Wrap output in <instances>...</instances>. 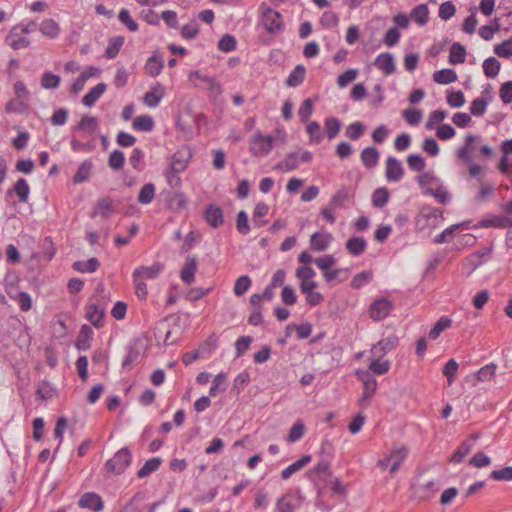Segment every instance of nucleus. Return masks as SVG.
<instances>
[{
	"instance_id": "f257e3e1",
	"label": "nucleus",
	"mask_w": 512,
	"mask_h": 512,
	"mask_svg": "<svg viewBox=\"0 0 512 512\" xmlns=\"http://www.w3.org/2000/svg\"><path fill=\"white\" fill-rule=\"evenodd\" d=\"M444 221L443 211L432 207H423L415 219L418 230L435 229Z\"/></svg>"
},
{
	"instance_id": "f03ea898",
	"label": "nucleus",
	"mask_w": 512,
	"mask_h": 512,
	"mask_svg": "<svg viewBox=\"0 0 512 512\" xmlns=\"http://www.w3.org/2000/svg\"><path fill=\"white\" fill-rule=\"evenodd\" d=\"M131 461V451L127 447H124L118 450L112 458L106 461L103 469L107 474L120 475L131 464Z\"/></svg>"
},
{
	"instance_id": "7ed1b4c3",
	"label": "nucleus",
	"mask_w": 512,
	"mask_h": 512,
	"mask_svg": "<svg viewBox=\"0 0 512 512\" xmlns=\"http://www.w3.org/2000/svg\"><path fill=\"white\" fill-rule=\"evenodd\" d=\"M412 495L418 500H425L433 497L440 489L439 481L422 480L416 477L411 485Z\"/></svg>"
},
{
	"instance_id": "20e7f679",
	"label": "nucleus",
	"mask_w": 512,
	"mask_h": 512,
	"mask_svg": "<svg viewBox=\"0 0 512 512\" xmlns=\"http://www.w3.org/2000/svg\"><path fill=\"white\" fill-rule=\"evenodd\" d=\"M260 10L263 25L268 33L274 34L283 30L282 16L278 11L266 6L264 3L261 4Z\"/></svg>"
},
{
	"instance_id": "39448f33",
	"label": "nucleus",
	"mask_w": 512,
	"mask_h": 512,
	"mask_svg": "<svg viewBox=\"0 0 512 512\" xmlns=\"http://www.w3.org/2000/svg\"><path fill=\"white\" fill-rule=\"evenodd\" d=\"M274 137L263 136L260 131H257L250 141V151L254 156L264 157L272 149Z\"/></svg>"
},
{
	"instance_id": "423d86ee",
	"label": "nucleus",
	"mask_w": 512,
	"mask_h": 512,
	"mask_svg": "<svg viewBox=\"0 0 512 512\" xmlns=\"http://www.w3.org/2000/svg\"><path fill=\"white\" fill-rule=\"evenodd\" d=\"M399 344V337L395 334L382 338L375 343L371 350V357L383 358L386 354L394 350Z\"/></svg>"
},
{
	"instance_id": "0eeeda50",
	"label": "nucleus",
	"mask_w": 512,
	"mask_h": 512,
	"mask_svg": "<svg viewBox=\"0 0 512 512\" xmlns=\"http://www.w3.org/2000/svg\"><path fill=\"white\" fill-rule=\"evenodd\" d=\"M393 303L386 298L375 300L369 309L370 318L374 321H380L385 319L393 310Z\"/></svg>"
},
{
	"instance_id": "6e6552de",
	"label": "nucleus",
	"mask_w": 512,
	"mask_h": 512,
	"mask_svg": "<svg viewBox=\"0 0 512 512\" xmlns=\"http://www.w3.org/2000/svg\"><path fill=\"white\" fill-rule=\"evenodd\" d=\"M300 496L292 493H285L276 501L275 512H295L301 506Z\"/></svg>"
},
{
	"instance_id": "1a4fd4ad",
	"label": "nucleus",
	"mask_w": 512,
	"mask_h": 512,
	"mask_svg": "<svg viewBox=\"0 0 512 512\" xmlns=\"http://www.w3.org/2000/svg\"><path fill=\"white\" fill-rule=\"evenodd\" d=\"M404 175L402 162L389 156L385 163V176L388 182H399Z\"/></svg>"
},
{
	"instance_id": "9d476101",
	"label": "nucleus",
	"mask_w": 512,
	"mask_h": 512,
	"mask_svg": "<svg viewBox=\"0 0 512 512\" xmlns=\"http://www.w3.org/2000/svg\"><path fill=\"white\" fill-rule=\"evenodd\" d=\"M198 269V261L196 256L190 255L186 258L185 263L180 272V279L187 285H191L195 281V274Z\"/></svg>"
},
{
	"instance_id": "9b49d317",
	"label": "nucleus",
	"mask_w": 512,
	"mask_h": 512,
	"mask_svg": "<svg viewBox=\"0 0 512 512\" xmlns=\"http://www.w3.org/2000/svg\"><path fill=\"white\" fill-rule=\"evenodd\" d=\"M78 505L81 508L90 509L95 512L102 511L104 507L101 497L95 492L84 493L80 497Z\"/></svg>"
},
{
	"instance_id": "f8f14e48",
	"label": "nucleus",
	"mask_w": 512,
	"mask_h": 512,
	"mask_svg": "<svg viewBox=\"0 0 512 512\" xmlns=\"http://www.w3.org/2000/svg\"><path fill=\"white\" fill-rule=\"evenodd\" d=\"M104 314L105 307L103 305L91 303L86 307V318L96 328L103 326Z\"/></svg>"
},
{
	"instance_id": "ddd939ff",
	"label": "nucleus",
	"mask_w": 512,
	"mask_h": 512,
	"mask_svg": "<svg viewBox=\"0 0 512 512\" xmlns=\"http://www.w3.org/2000/svg\"><path fill=\"white\" fill-rule=\"evenodd\" d=\"M374 64L385 75H391L396 71L394 57L391 53L388 52L379 54L376 57Z\"/></svg>"
},
{
	"instance_id": "4468645a",
	"label": "nucleus",
	"mask_w": 512,
	"mask_h": 512,
	"mask_svg": "<svg viewBox=\"0 0 512 512\" xmlns=\"http://www.w3.org/2000/svg\"><path fill=\"white\" fill-rule=\"evenodd\" d=\"M140 344L141 343L139 340H134L133 342L129 343L126 348L127 355L122 362L123 369H130L134 364L138 362L141 355Z\"/></svg>"
},
{
	"instance_id": "2eb2a0df",
	"label": "nucleus",
	"mask_w": 512,
	"mask_h": 512,
	"mask_svg": "<svg viewBox=\"0 0 512 512\" xmlns=\"http://www.w3.org/2000/svg\"><path fill=\"white\" fill-rule=\"evenodd\" d=\"M163 269L164 266L162 263L155 262L150 267L140 266L136 268L133 274L134 276L140 277L142 280L145 281L146 279H156L161 274Z\"/></svg>"
},
{
	"instance_id": "dca6fc26",
	"label": "nucleus",
	"mask_w": 512,
	"mask_h": 512,
	"mask_svg": "<svg viewBox=\"0 0 512 512\" xmlns=\"http://www.w3.org/2000/svg\"><path fill=\"white\" fill-rule=\"evenodd\" d=\"M191 153L188 149H181L176 151L172 156L171 170L173 173H180L185 170Z\"/></svg>"
},
{
	"instance_id": "f3484780",
	"label": "nucleus",
	"mask_w": 512,
	"mask_h": 512,
	"mask_svg": "<svg viewBox=\"0 0 512 512\" xmlns=\"http://www.w3.org/2000/svg\"><path fill=\"white\" fill-rule=\"evenodd\" d=\"M205 219L211 227L218 228L224 222L222 209L216 205H208L205 211Z\"/></svg>"
},
{
	"instance_id": "a211bd4d",
	"label": "nucleus",
	"mask_w": 512,
	"mask_h": 512,
	"mask_svg": "<svg viewBox=\"0 0 512 512\" xmlns=\"http://www.w3.org/2000/svg\"><path fill=\"white\" fill-rule=\"evenodd\" d=\"M164 67V59L162 55H152L146 61L144 71L150 77L158 76Z\"/></svg>"
},
{
	"instance_id": "6ab92c4d",
	"label": "nucleus",
	"mask_w": 512,
	"mask_h": 512,
	"mask_svg": "<svg viewBox=\"0 0 512 512\" xmlns=\"http://www.w3.org/2000/svg\"><path fill=\"white\" fill-rule=\"evenodd\" d=\"M114 210L113 201L109 197H103L97 200L96 205L94 207V211L92 212V217L96 215H100L103 218L107 219L111 215Z\"/></svg>"
},
{
	"instance_id": "aec40b11",
	"label": "nucleus",
	"mask_w": 512,
	"mask_h": 512,
	"mask_svg": "<svg viewBox=\"0 0 512 512\" xmlns=\"http://www.w3.org/2000/svg\"><path fill=\"white\" fill-rule=\"evenodd\" d=\"M332 240L330 233L315 232L311 235L310 245L315 251H324Z\"/></svg>"
},
{
	"instance_id": "412c9836",
	"label": "nucleus",
	"mask_w": 512,
	"mask_h": 512,
	"mask_svg": "<svg viewBox=\"0 0 512 512\" xmlns=\"http://www.w3.org/2000/svg\"><path fill=\"white\" fill-rule=\"evenodd\" d=\"M164 96V87L160 84L153 87L150 91L146 92L143 97V102L148 107H157Z\"/></svg>"
},
{
	"instance_id": "4be33fe9",
	"label": "nucleus",
	"mask_w": 512,
	"mask_h": 512,
	"mask_svg": "<svg viewBox=\"0 0 512 512\" xmlns=\"http://www.w3.org/2000/svg\"><path fill=\"white\" fill-rule=\"evenodd\" d=\"M92 338L93 330L91 327L86 324L82 325L75 343L76 348L80 351L88 350L90 348V342Z\"/></svg>"
},
{
	"instance_id": "5701e85b",
	"label": "nucleus",
	"mask_w": 512,
	"mask_h": 512,
	"mask_svg": "<svg viewBox=\"0 0 512 512\" xmlns=\"http://www.w3.org/2000/svg\"><path fill=\"white\" fill-rule=\"evenodd\" d=\"M107 89L105 83H99L82 98V103L86 107H92L98 101V99L104 94Z\"/></svg>"
},
{
	"instance_id": "b1692460",
	"label": "nucleus",
	"mask_w": 512,
	"mask_h": 512,
	"mask_svg": "<svg viewBox=\"0 0 512 512\" xmlns=\"http://www.w3.org/2000/svg\"><path fill=\"white\" fill-rule=\"evenodd\" d=\"M299 165V151L290 152L286 157L275 165V169L283 172L295 170Z\"/></svg>"
},
{
	"instance_id": "393cba45",
	"label": "nucleus",
	"mask_w": 512,
	"mask_h": 512,
	"mask_svg": "<svg viewBox=\"0 0 512 512\" xmlns=\"http://www.w3.org/2000/svg\"><path fill=\"white\" fill-rule=\"evenodd\" d=\"M361 161L368 169L376 167L379 161V151L372 146L364 148L361 152Z\"/></svg>"
},
{
	"instance_id": "a878e982",
	"label": "nucleus",
	"mask_w": 512,
	"mask_h": 512,
	"mask_svg": "<svg viewBox=\"0 0 512 512\" xmlns=\"http://www.w3.org/2000/svg\"><path fill=\"white\" fill-rule=\"evenodd\" d=\"M306 68L302 64H298L295 68L290 72L288 78L285 81V84L288 87H298L301 85L305 79Z\"/></svg>"
},
{
	"instance_id": "bb28decb",
	"label": "nucleus",
	"mask_w": 512,
	"mask_h": 512,
	"mask_svg": "<svg viewBox=\"0 0 512 512\" xmlns=\"http://www.w3.org/2000/svg\"><path fill=\"white\" fill-rule=\"evenodd\" d=\"M480 227L510 228L512 227V218L506 216H495L490 219H483L480 221Z\"/></svg>"
},
{
	"instance_id": "cd10ccee",
	"label": "nucleus",
	"mask_w": 512,
	"mask_h": 512,
	"mask_svg": "<svg viewBox=\"0 0 512 512\" xmlns=\"http://www.w3.org/2000/svg\"><path fill=\"white\" fill-rule=\"evenodd\" d=\"M12 191L18 196V199L22 203H26L29 199L30 187L26 179L19 178L13 186L12 190H8L7 193L11 194Z\"/></svg>"
},
{
	"instance_id": "c85d7f7f",
	"label": "nucleus",
	"mask_w": 512,
	"mask_h": 512,
	"mask_svg": "<svg viewBox=\"0 0 512 512\" xmlns=\"http://www.w3.org/2000/svg\"><path fill=\"white\" fill-rule=\"evenodd\" d=\"M18 27H14L8 36L6 37L5 41L6 43L14 50H19L23 48H27L30 44L29 39L26 37H20L17 34Z\"/></svg>"
},
{
	"instance_id": "c756f323",
	"label": "nucleus",
	"mask_w": 512,
	"mask_h": 512,
	"mask_svg": "<svg viewBox=\"0 0 512 512\" xmlns=\"http://www.w3.org/2000/svg\"><path fill=\"white\" fill-rule=\"evenodd\" d=\"M366 247L367 242L363 237H351L346 242V249L353 256L363 254Z\"/></svg>"
},
{
	"instance_id": "7c9ffc66",
	"label": "nucleus",
	"mask_w": 512,
	"mask_h": 512,
	"mask_svg": "<svg viewBox=\"0 0 512 512\" xmlns=\"http://www.w3.org/2000/svg\"><path fill=\"white\" fill-rule=\"evenodd\" d=\"M311 461V456L310 455H305L303 456L302 458H300L299 460L295 461L294 463H292L291 465H289L288 467H286L282 472H281V478L283 480H287L289 479L294 473L300 471L304 466H306L309 462Z\"/></svg>"
},
{
	"instance_id": "2f4dec72",
	"label": "nucleus",
	"mask_w": 512,
	"mask_h": 512,
	"mask_svg": "<svg viewBox=\"0 0 512 512\" xmlns=\"http://www.w3.org/2000/svg\"><path fill=\"white\" fill-rule=\"evenodd\" d=\"M73 269L80 273H93L100 267V262L97 258L92 257L87 261H76L73 263Z\"/></svg>"
},
{
	"instance_id": "473e14b6",
	"label": "nucleus",
	"mask_w": 512,
	"mask_h": 512,
	"mask_svg": "<svg viewBox=\"0 0 512 512\" xmlns=\"http://www.w3.org/2000/svg\"><path fill=\"white\" fill-rule=\"evenodd\" d=\"M93 165L90 160L83 161L73 176V183L79 184L87 181L91 175Z\"/></svg>"
},
{
	"instance_id": "72a5a7b5",
	"label": "nucleus",
	"mask_w": 512,
	"mask_h": 512,
	"mask_svg": "<svg viewBox=\"0 0 512 512\" xmlns=\"http://www.w3.org/2000/svg\"><path fill=\"white\" fill-rule=\"evenodd\" d=\"M40 32L48 38H56L60 33L58 23L53 19H45L39 26Z\"/></svg>"
},
{
	"instance_id": "f704fd0d",
	"label": "nucleus",
	"mask_w": 512,
	"mask_h": 512,
	"mask_svg": "<svg viewBox=\"0 0 512 512\" xmlns=\"http://www.w3.org/2000/svg\"><path fill=\"white\" fill-rule=\"evenodd\" d=\"M162 463V459L160 457L150 458L145 462V464L138 470L137 476L138 478L148 477L153 472L157 471Z\"/></svg>"
},
{
	"instance_id": "c9c22d12",
	"label": "nucleus",
	"mask_w": 512,
	"mask_h": 512,
	"mask_svg": "<svg viewBox=\"0 0 512 512\" xmlns=\"http://www.w3.org/2000/svg\"><path fill=\"white\" fill-rule=\"evenodd\" d=\"M466 58V48L459 42L450 46V64L456 65L463 63Z\"/></svg>"
},
{
	"instance_id": "e433bc0d",
	"label": "nucleus",
	"mask_w": 512,
	"mask_h": 512,
	"mask_svg": "<svg viewBox=\"0 0 512 512\" xmlns=\"http://www.w3.org/2000/svg\"><path fill=\"white\" fill-rule=\"evenodd\" d=\"M391 367V362L389 360H382V358L371 357V362L369 364V370L372 374L375 375H383L386 374Z\"/></svg>"
},
{
	"instance_id": "4c0bfd02",
	"label": "nucleus",
	"mask_w": 512,
	"mask_h": 512,
	"mask_svg": "<svg viewBox=\"0 0 512 512\" xmlns=\"http://www.w3.org/2000/svg\"><path fill=\"white\" fill-rule=\"evenodd\" d=\"M483 72L488 78H495L500 71L501 63L495 57H489L483 62Z\"/></svg>"
},
{
	"instance_id": "58836bf2",
	"label": "nucleus",
	"mask_w": 512,
	"mask_h": 512,
	"mask_svg": "<svg viewBox=\"0 0 512 512\" xmlns=\"http://www.w3.org/2000/svg\"><path fill=\"white\" fill-rule=\"evenodd\" d=\"M132 128L136 131L150 132L154 128L153 118L149 115H141L135 118Z\"/></svg>"
},
{
	"instance_id": "ea45409f",
	"label": "nucleus",
	"mask_w": 512,
	"mask_h": 512,
	"mask_svg": "<svg viewBox=\"0 0 512 512\" xmlns=\"http://www.w3.org/2000/svg\"><path fill=\"white\" fill-rule=\"evenodd\" d=\"M13 90L16 96L15 99H17V104L28 107L30 93L25 83L23 81H16L14 83Z\"/></svg>"
},
{
	"instance_id": "a19ab883",
	"label": "nucleus",
	"mask_w": 512,
	"mask_h": 512,
	"mask_svg": "<svg viewBox=\"0 0 512 512\" xmlns=\"http://www.w3.org/2000/svg\"><path fill=\"white\" fill-rule=\"evenodd\" d=\"M363 385H364V391H363V395H362L361 399L359 400V405L362 408H367L370 404V400L372 399V397L374 396V394L376 392L378 383H377V381H375V382L368 381V383L363 384Z\"/></svg>"
},
{
	"instance_id": "79ce46f5",
	"label": "nucleus",
	"mask_w": 512,
	"mask_h": 512,
	"mask_svg": "<svg viewBox=\"0 0 512 512\" xmlns=\"http://www.w3.org/2000/svg\"><path fill=\"white\" fill-rule=\"evenodd\" d=\"M490 100L491 97L488 99H484L482 97L474 99L470 105V113L476 117L484 115Z\"/></svg>"
},
{
	"instance_id": "37998d69",
	"label": "nucleus",
	"mask_w": 512,
	"mask_h": 512,
	"mask_svg": "<svg viewBox=\"0 0 512 512\" xmlns=\"http://www.w3.org/2000/svg\"><path fill=\"white\" fill-rule=\"evenodd\" d=\"M371 200H372V204L374 207H376V208L384 207L389 200V192H388L387 188H385V187L377 188L373 192Z\"/></svg>"
},
{
	"instance_id": "c03bdc74",
	"label": "nucleus",
	"mask_w": 512,
	"mask_h": 512,
	"mask_svg": "<svg viewBox=\"0 0 512 512\" xmlns=\"http://www.w3.org/2000/svg\"><path fill=\"white\" fill-rule=\"evenodd\" d=\"M124 43V38L122 36H117L114 38H111L109 40L108 46L105 50V56L108 59H113L117 56L119 53L122 45Z\"/></svg>"
},
{
	"instance_id": "a18cd8bd",
	"label": "nucleus",
	"mask_w": 512,
	"mask_h": 512,
	"mask_svg": "<svg viewBox=\"0 0 512 512\" xmlns=\"http://www.w3.org/2000/svg\"><path fill=\"white\" fill-rule=\"evenodd\" d=\"M60 77L50 71H46L41 76V86L44 89H57L60 85Z\"/></svg>"
},
{
	"instance_id": "49530a36",
	"label": "nucleus",
	"mask_w": 512,
	"mask_h": 512,
	"mask_svg": "<svg viewBox=\"0 0 512 512\" xmlns=\"http://www.w3.org/2000/svg\"><path fill=\"white\" fill-rule=\"evenodd\" d=\"M372 278L373 274L371 271H362L352 278L350 285L353 289H360L367 285Z\"/></svg>"
},
{
	"instance_id": "de8ad7c7",
	"label": "nucleus",
	"mask_w": 512,
	"mask_h": 512,
	"mask_svg": "<svg viewBox=\"0 0 512 512\" xmlns=\"http://www.w3.org/2000/svg\"><path fill=\"white\" fill-rule=\"evenodd\" d=\"M155 196V186L152 183H147L142 186L138 195V201L141 204H149Z\"/></svg>"
},
{
	"instance_id": "09e8293b",
	"label": "nucleus",
	"mask_w": 512,
	"mask_h": 512,
	"mask_svg": "<svg viewBox=\"0 0 512 512\" xmlns=\"http://www.w3.org/2000/svg\"><path fill=\"white\" fill-rule=\"evenodd\" d=\"M252 281L248 275L240 276L236 281L233 288L234 294L236 296L244 295L249 288L251 287Z\"/></svg>"
},
{
	"instance_id": "8fccbe9b",
	"label": "nucleus",
	"mask_w": 512,
	"mask_h": 512,
	"mask_svg": "<svg viewBox=\"0 0 512 512\" xmlns=\"http://www.w3.org/2000/svg\"><path fill=\"white\" fill-rule=\"evenodd\" d=\"M325 131L329 139L335 138L341 128V122L336 117H330L325 120Z\"/></svg>"
},
{
	"instance_id": "3c124183",
	"label": "nucleus",
	"mask_w": 512,
	"mask_h": 512,
	"mask_svg": "<svg viewBox=\"0 0 512 512\" xmlns=\"http://www.w3.org/2000/svg\"><path fill=\"white\" fill-rule=\"evenodd\" d=\"M406 455H407V451L404 448L395 450L390 454V456L388 458L390 460V471L392 473H395L399 469V467H400L402 461L404 460V458L406 457Z\"/></svg>"
},
{
	"instance_id": "603ef678",
	"label": "nucleus",
	"mask_w": 512,
	"mask_h": 512,
	"mask_svg": "<svg viewBox=\"0 0 512 512\" xmlns=\"http://www.w3.org/2000/svg\"><path fill=\"white\" fill-rule=\"evenodd\" d=\"M237 41L233 35L225 34L218 42V49L221 52L229 53L236 49Z\"/></svg>"
},
{
	"instance_id": "864d4df0",
	"label": "nucleus",
	"mask_w": 512,
	"mask_h": 512,
	"mask_svg": "<svg viewBox=\"0 0 512 512\" xmlns=\"http://www.w3.org/2000/svg\"><path fill=\"white\" fill-rule=\"evenodd\" d=\"M428 8L425 4L416 6L411 13L413 20L419 25H424L428 21Z\"/></svg>"
},
{
	"instance_id": "5fc2aeb1",
	"label": "nucleus",
	"mask_w": 512,
	"mask_h": 512,
	"mask_svg": "<svg viewBox=\"0 0 512 512\" xmlns=\"http://www.w3.org/2000/svg\"><path fill=\"white\" fill-rule=\"evenodd\" d=\"M348 199V191L346 188L338 190L330 199L329 206L331 209H338L343 207Z\"/></svg>"
},
{
	"instance_id": "6e6d98bb",
	"label": "nucleus",
	"mask_w": 512,
	"mask_h": 512,
	"mask_svg": "<svg viewBox=\"0 0 512 512\" xmlns=\"http://www.w3.org/2000/svg\"><path fill=\"white\" fill-rule=\"evenodd\" d=\"M77 128L79 130L88 132L90 134L94 133L98 128V122L95 117L92 116H84L78 123Z\"/></svg>"
},
{
	"instance_id": "4d7b16f0",
	"label": "nucleus",
	"mask_w": 512,
	"mask_h": 512,
	"mask_svg": "<svg viewBox=\"0 0 512 512\" xmlns=\"http://www.w3.org/2000/svg\"><path fill=\"white\" fill-rule=\"evenodd\" d=\"M364 131V124L356 121L348 125L346 129V136L351 140H358L363 135Z\"/></svg>"
},
{
	"instance_id": "13d9d810",
	"label": "nucleus",
	"mask_w": 512,
	"mask_h": 512,
	"mask_svg": "<svg viewBox=\"0 0 512 512\" xmlns=\"http://www.w3.org/2000/svg\"><path fill=\"white\" fill-rule=\"evenodd\" d=\"M144 496L140 493L135 494L124 506L122 512H141Z\"/></svg>"
},
{
	"instance_id": "bf43d9fd",
	"label": "nucleus",
	"mask_w": 512,
	"mask_h": 512,
	"mask_svg": "<svg viewBox=\"0 0 512 512\" xmlns=\"http://www.w3.org/2000/svg\"><path fill=\"white\" fill-rule=\"evenodd\" d=\"M305 433V425L303 422H296L290 429L288 433L287 440L288 442L294 443L299 441Z\"/></svg>"
},
{
	"instance_id": "052dcab7",
	"label": "nucleus",
	"mask_w": 512,
	"mask_h": 512,
	"mask_svg": "<svg viewBox=\"0 0 512 512\" xmlns=\"http://www.w3.org/2000/svg\"><path fill=\"white\" fill-rule=\"evenodd\" d=\"M124 161V153L120 150H114L109 156L108 165L113 170H120L123 168Z\"/></svg>"
},
{
	"instance_id": "680f3d73",
	"label": "nucleus",
	"mask_w": 512,
	"mask_h": 512,
	"mask_svg": "<svg viewBox=\"0 0 512 512\" xmlns=\"http://www.w3.org/2000/svg\"><path fill=\"white\" fill-rule=\"evenodd\" d=\"M306 131L310 136V141L313 143H320L323 139L321 128L318 122L312 121L306 126Z\"/></svg>"
},
{
	"instance_id": "e2e57ef3",
	"label": "nucleus",
	"mask_w": 512,
	"mask_h": 512,
	"mask_svg": "<svg viewBox=\"0 0 512 512\" xmlns=\"http://www.w3.org/2000/svg\"><path fill=\"white\" fill-rule=\"evenodd\" d=\"M425 194L431 195L435 197L438 203L445 204L448 199V193L442 186L428 187L425 191Z\"/></svg>"
},
{
	"instance_id": "0e129e2a",
	"label": "nucleus",
	"mask_w": 512,
	"mask_h": 512,
	"mask_svg": "<svg viewBox=\"0 0 512 512\" xmlns=\"http://www.w3.org/2000/svg\"><path fill=\"white\" fill-rule=\"evenodd\" d=\"M489 477L495 481H512V466L493 470Z\"/></svg>"
},
{
	"instance_id": "69168bd1",
	"label": "nucleus",
	"mask_w": 512,
	"mask_h": 512,
	"mask_svg": "<svg viewBox=\"0 0 512 512\" xmlns=\"http://www.w3.org/2000/svg\"><path fill=\"white\" fill-rule=\"evenodd\" d=\"M226 378V373L220 372L217 374L213 380V384L209 389L210 396H216L220 392H224L226 387L224 384V380Z\"/></svg>"
},
{
	"instance_id": "338daca9",
	"label": "nucleus",
	"mask_w": 512,
	"mask_h": 512,
	"mask_svg": "<svg viewBox=\"0 0 512 512\" xmlns=\"http://www.w3.org/2000/svg\"><path fill=\"white\" fill-rule=\"evenodd\" d=\"M496 368H497V366L493 363H490V364H487V365L481 367L476 373L477 379L479 381L491 380L495 375Z\"/></svg>"
},
{
	"instance_id": "774afa93",
	"label": "nucleus",
	"mask_w": 512,
	"mask_h": 512,
	"mask_svg": "<svg viewBox=\"0 0 512 512\" xmlns=\"http://www.w3.org/2000/svg\"><path fill=\"white\" fill-rule=\"evenodd\" d=\"M494 53L499 57L509 58L512 56V40H505L500 44L495 45Z\"/></svg>"
}]
</instances>
